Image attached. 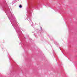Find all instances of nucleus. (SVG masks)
I'll return each mask as SVG.
<instances>
[{
    "label": "nucleus",
    "mask_w": 77,
    "mask_h": 77,
    "mask_svg": "<svg viewBox=\"0 0 77 77\" xmlns=\"http://www.w3.org/2000/svg\"><path fill=\"white\" fill-rule=\"evenodd\" d=\"M19 8H22V6L21 5H19Z\"/></svg>",
    "instance_id": "f257e3e1"
}]
</instances>
